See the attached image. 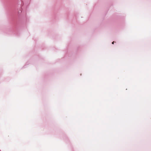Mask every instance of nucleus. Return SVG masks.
I'll list each match as a JSON object with an SVG mask.
<instances>
[{
	"instance_id": "1",
	"label": "nucleus",
	"mask_w": 151,
	"mask_h": 151,
	"mask_svg": "<svg viewBox=\"0 0 151 151\" xmlns=\"http://www.w3.org/2000/svg\"><path fill=\"white\" fill-rule=\"evenodd\" d=\"M114 41H113V42H112V44H114Z\"/></svg>"
}]
</instances>
